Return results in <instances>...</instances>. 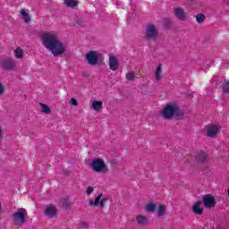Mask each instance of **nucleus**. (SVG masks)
<instances>
[{
  "mask_svg": "<svg viewBox=\"0 0 229 229\" xmlns=\"http://www.w3.org/2000/svg\"><path fill=\"white\" fill-rule=\"evenodd\" d=\"M14 56H16V58H23L24 57V51H22V49L21 48H16L14 50Z\"/></svg>",
  "mask_w": 229,
  "mask_h": 229,
  "instance_id": "b1692460",
  "label": "nucleus"
},
{
  "mask_svg": "<svg viewBox=\"0 0 229 229\" xmlns=\"http://www.w3.org/2000/svg\"><path fill=\"white\" fill-rule=\"evenodd\" d=\"M21 15L23 17L25 22H30V21H31L30 14H28L24 9L21 11Z\"/></svg>",
  "mask_w": 229,
  "mask_h": 229,
  "instance_id": "393cba45",
  "label": "nucleus"
},
{
  "mask_svg": "<svg viewBox=\"0 0 229 229\" xmlns=\"http://www.w3.org/2000/svg\"><path fill=\"white\" fill-rule=\"evenodd\" d=\"M157 81H160L162 80V64H158L157 71H156V76H155Z\"/></svg>",
  "mask_w": 229,
  "mask_h": 229,
  "instance_id": "412c9836",
  "label": "nucleus"
},
{
  "mask_svg": "<svg viewBox=\"0 0 229 229\" xmlns=\"http://www.w3.org/2000/svg\"><path fill=\"white\" fill-rule=\"evenodd\" d=\"M145 38L147 40H157L158 38V30H157V26L153 24H148L145 30Z\"/></svg>",
  "mask_w": 229,
  "mask_h": 229,
  "instance_id": "423d86ee",
  "label": "nucleus"
},
{
  "mask_svg": "<svg viewBox=\"0 0 229 229\" xmlns=\"http://www.w3.org/2000/svg\"><path fill=\"white\" fill-rule=\"evenodd\" d=\"M125 78L127 81H135L137 80V76L135 72H129L126 73Z\"/></svg>",
  "mask_w": 229,
  "mask_h": 229,
  "instance_id": "aec40b11",
  "label": "nucleus"
},
{
  "mask_svg": "<svg viewBox=\"0 0 229 229\" xmlns=\"http://www.w3.org/2000/svg\"><path fill=\"white\" fill-rule=\"evenodd\" d=\"M91 106L95 112H99L103 108V101L94 100L91 104Z\"/></svg>",
  "mask_w": 229,
  "mask_h": 229,
  "instance_id": "f3484780",
  "label": "nucleus"
},
{
  "mask_svg": "<svg viewBox=\"0 0 229 229\" xmlns=\"http://www.w3.org/2000/svg\"><path fill=\"white\" fill-rule=\"evenodd\" d=\"M94 192V187L92 186H89L86 189V194H88V196H90V194H92Z\"/></svg>",
  "mask_w": 229,
  "mask_h": 229,
  "instance_id": "cd10ccee",
  "label": "nucleus"
},
{
  "mask_svg": "<svg viewBox=\"0 0 229 229\" xmlns=\"http://www.w3.org/2000/svg\"><path fill=\"white\" fill-rule=\"evenodd\" d=\"M202 203L206 208H214V207H216V199L214 196L207 194L203 196Z\"/></svg>",
  "mask_w": 229,
  "mask_h": 229,
  "instance_id": "6e6552de",
  "label": "nucleus"
},
{
  "mask_svg": "<svg viewBox=\"0 0 229 229\" xmlns=\"http://www.w3.org/2000/svg\"><path fill=\"white\" fill-rule=\"evenodd\" d=\"M5 92L4 84L0 82V96H3Z\"/></svg>",
  "mask_w": 229,
  "mask_h": 229,
  "instance_id": "c85d7f7f",
  "label": "nucleus"
},
{
  "mask_svg": "<svg viewBox=\"0 0 229 229\" xmlns=\"http://www.w3.org/2000/svg\"><path fill=\"white\" fill-rule=\"evenodd\" d=\"M100 201H102L103 203H106L108 201V199L106 197L101 199L100 197Z\"/></svg>",
  "mask_w": 229,
  "mask_h": 229,
  "instance_id": "2f4dec72",
  "label": "nucleus"
},
{
  "mask_svg": "<svg viewBox=\"0 0 229 229\" xmlns=\"http://www.w3.org/2000/svg\"><path fill=\"white\" fill-rule=\"evenodd\" d=\"M176 112H178V105L169 104L163 108L161 115L164 119H173Z\"/></svg>",
  "mask_w": 229,
  "mask_h": 229,
  "instance_id": "20e7f679",
  "label": "nucleus"
},
{
  "mask_svg": "<svg viewBox=\"0 0 229 229\" xmlns=\"http://www.w3.org/2000/svg\"><path fill=\"white\" fill-rule=\"evenodd\" d=\"M85 60L88 62L89 65H98V64L103 62V56L101 53L91 50L86 54Z\"/></svg>",
  "mask_w": 229,
  "mask_h": 229,
  "instance_id": "7ed1b4c3",
  "label": "nucleus"
},
{
  "mask_svg": "<svg viewBox=\"0 0 229 229\" xmlns=\"http://www.w3.org/2000/svg\"><path fill=\"white\" fill-rule=\"evenodd\" d=\"M196 21L199 24H201V23L205 22V14H203V13L197 14Z\"/></svg>",
  "mask_w": 229,
  "mask_h": 229,
  "instance_id": "a878e982",
  "label": "nucleus"
},
{
  "mask_svg": "<svg viewBox=\"0 0 229 229\" xmlns=\"http://www.w3.org/2000/svg\"><path fill=\"white\" fill-rule=\"evenodd\" d=\"M101 196H103V193H100V194L95 199V201L92 200V199H89V207H99V205H100V208H105L106 202H102V200H101Z\"/></svg>",
  "mask_w": 229,
  "mask_h": 229,
  "instance_id": "9b49d317",
  "label": "nucleus"
},
{
  "mask_svg": "<svg viewBox=\"0 0 229 229\" xmlns=\"http://www.w3.org/2000/svg\"><path fill=\"white\" fill-rule=\"evenodd\" d=\"M39 106H41V112L43 114H51V108H49L47 105L39 103Z\"/></svg>",
  "mask_w": 229,
  "mask_h": 229,
  "instance_id": "5701e85b",
  "label": "nucleus"
},
{
  "mask_svg": "<svg viewBox=\"0 0 229 229\" xmlns=\"http://www.w3.org/2000/svg\"><path fill=\"white\" fill-rule=\"evenodd\" d=\"M44 214L48 219H55V217H58V208L53 204L47 205L45 208Z\"/></svg>",
  "mask_w": 229,
  "mask_h": 229,
  "instance_id": "0eeeda50",
  "label": "nucleus"
},
{
  "mask_svg": "<svg viewBox=\"0 0 229 229\" xmlns=\"http://www.w3.org/2000/svg\"><path fill=\"white\" fill-rule=\"evenodd\" d=\"M41 44L47 51L52 53L54 56H60V55H65V53H67L65 45L60 39L58 33L55 31L42 34Z\"/></svg>",
  "mask_w": 229,
  "mask_h": 229,
  "instance_id": "f257e3e1",
  "label": "nucleus"
},
{
  "mask_svg": "<svg viewBox=\"0 0 229 229\" xmlns=\"http://www.w3.org/2000/svg\"><path fill=\"white\" fill-rule=\"evenodd\" d=\"M3 208V206L1 205V202H0V210Z\"/></svg>",
  "mask_w": 229,
  "mask_h": 229,
  "instance_id": "72a5a7b5",
  "label": "nucleus"
},
{
  "mask_svg": "<svg viewBox=\"0 0 229 229\" xmlns=\"http://www.w3.org/2000/svg\"><path fill=\"white\" fill-rule=\"evenodd\" d=\"M207 130V135L208 137H210L211 139H214V137H216V135H219V125H208L206 127Z\"/></svg>",
  "mask_w": 229,
  "mask_h": 229,
  "instance_id": "9d476101",
  "label": "nucleus"
},
{
  "mask_svg": "<svg viewBox=\"0 0 229 229\" xmlns=\"http://www.w3.org/2000/svg\"><path fill=\"white\" fill-rule=\"evenodd\" d=\"M166 212H167V207L164 205H159L157 210V217H164Z\"/></svg>",
  "mask_w": 229,
  "mask_h": 229,
  "instance_id": "dca6fc26",
  "label": "nucleus"
},
{
  "mask_svg": "<svg viewBox=\"0 0 229 229\" xmlns=\"http://www.w3.org/2000/svg\"><path fill=\"white\" fill-rule=\"evenodd\" d=\"M16 66L17 64H15V61L12 58L1 61V67L2 69H4V71H13Z\"/></svg>",
  "mask_w": 229,
  "mask_h": 229,
  "instance_id": "1a4fd4ad",
  "label": "nucleus"
},
{
  "mask_svg": "<svg viewBox=\"0 0 229 229\" xmlns=\"http://www.w3.org/2000/svg\"><path fill=\"white\" fill-rule=\"evenodd\" d=\"M174 13L179 21H185L187 17L185 16V10L182 7H177L174 10Z\"/></svg>",
  "mask_w": 229,
  "mask_h": 229,
  "instance_id": "ddd939ff",
  "label": "nucleus"
},
{
  "mask_svg": "<svg viewBox=\"0 0 229 229\" xmlns=\"http://www.w3.org/2000/svg\"><path fill=\"white\" fill-rule=\"evenodd\" d=\"M109 69L110 71H117L119 69V61L114 55L109 56Z\"/></svg>",
  "mask_w": 229,
  "mask_h": 229,
  "instance_id": "f8f14e48",
  "label": "nucleus"
},
{
  "mask_svg": "<svg viewBox=\"0 0 229 229\" xmlns=\"http://www.w3.org/2000/svg\"><path fill=\"white\" fill-rule=\"evenodd\" d=\"M136 221L140 226H148V225H149V218L142 215H138L136 216Z\"/></svg>",
  "mask_w": 229,
  "mask_h": 229,
  "instance_id": "4468645a",
  "label": "nucleus"
},
{
  "mask_svg": "<svg viewBox=\"0 0 229 229\" xmlns=\"http://www.w3.org/2000/svg\"><path fill=\"white\" fill-rule=\"evenodd\" d=\"M63 207L64 208H67V200H64V202H63Z\"/></svg>",
  "mask_w": 229,
  "mask_h": 229,
  "instance_id": "473e14b6",
  "label": "nucleus"
},
{
  "mask_svg": "<svg viewBox=\"0 0 229 229\" xmlns=\"http://www.w3.org/2000/svg\"><path fill=\"white\" fill-rule=\"evenodd\" d=\"M195 158L199 163L205 162V160H207V153L199 152L196 155Z\"/></svg>",
  "mask_w": 229,
  "mask_h": 229,
  "instance_id": "a211bd4d",
  "label": "nucleus"
},
{
  "mask_svg": "<svg viewBox=\"0 0 229 229\" xmlns=\"http://www.w3.org/2000/svg\"><path fill=\"white\" fill-rule=\"evenodd\" d=\"M156 209H157V204L155 203L150 202L145 206L146 212H150L151 214H153V212H155Z\"/></svg>",
  "mask_w": 229,
  "mask_h": 229,
  "instance_id": "6ab92c4d",
  "label": "nucleus"
},
{
  "mask_svg": "<svg viewBox=\"0 0 229 229\" xmlns=\"http://www.w3.org/2000/svg\"><path fill=\"white\" fill-rule=\"evenodd\" d=\"M223 92H224V94H229V81H224Z\"/></svg>",
  "mask_w": 229,
  "mask_h": 229,
  "instance_id": "bb28decb",
  "label": "nucleus"
},
{
  "mask_svg": "<svg viewBox=\"0 0 229 229\" xmlns=\"http://www.w3.org/2000/svg\"><path fill=\"white\" fill-rule=\"evenodd\" d=\"M3 135H4V131H3V127L0 125V139L3 138Z\"/></svg>",
  "mask_w": 229,
  "mask_h": 229,
  "instance_id": "7c9ffc66",
  "label": "nucleus"
},
{
  "mask_svg": "<svg viewBox=\"0 0 229 229\" xmlns=\"http://www.w3.org/2000/svg\"><path fill=\"white\" fill-rule=\"evenodd\" d=\"M12 219L16 226H22L28 221V211L25 208H18L13 215Z\"/></svg>",
  "mask_w": 229,
  "mask_h": 229,
  "instance_id": "f03ea898",
  "label": "nucleus"
},
{
  "mask_svg": "<svg viewBox=\"0 0 229 229\" xmlns=\"http://www.w3.org/2000/svg\"><path fill=\"white\" fill-rule=\"evenodd\" d=\"M192 210L194 214H197L198 216H201V214H203V208H201V201L196 202L193 205Z\"/></svg>",
  "mask_w": 229,
  "mask_h": 229,
  "instance_id": "2eb2a0df",
  "label": "nucleus"
},
{
  "mask_svg": "<svg viewBox=\"0 0 229 229\" xmlns=\"http://www.w3.org/2000/svg\"><path fill=\"white\" fill-rule=\"evenodd\" d=\"M91 167L95 173H108V168H106V164L103 159H94L91 163Z\"/></svg>",
  "mask_w": 229,
  "mask_h": 229,
  "instance_id": "39448f33",
  "label": "nucleus"
},
{
  "mask_svg": "<svg viewBox=\"0 0 229 229\" xmlns=\"http://www.w3.org/2000/svg\"><path fill=\"white\" fill-rule=\"evenodd\" d=\"M64 4L70 8H74L78 4V0H64Z\"/></svg>",
  "mask_w": 229,
  "mask_h": 229,
  "instance_id": "4be33fe9",
  "label": "nucleus"
},
{
  "mask_svg": "<svg viewBox=\"0 0 229 229\" xmlns=\"http://www.w3.org/2000/svg\"><path fill=\"white\" fill-rule=\"evenodd\" d=\"M70 105H72L73 106H78V100H76V98H72L70 100Z\"/></svg>",
  "mask_w": 229,
  "mask_h": 229,
  "instance_id": "c756f323",
  "label": "nucleus"
}]
</instances>
